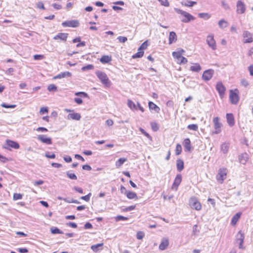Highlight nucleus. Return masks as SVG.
<instances>
[{
  "mask_svg": "<svg viewBox=\"0 0 253 253\" xmlns=\"http://www.w3.org/2000/svg\"><path fill=\"white\" fill-rule=\"evenodd\" d=\"M175 11L178 14L182 15L185 18L182 19L181 21L184 23H188L191 20H194L195 17L190 13L179 9H175Z\"/></svg>",
  "mask_w": 253,
  "mask_h": 253,
  "instance_id": "1",
  "label": "nucleus"
},
{
  "mask_svg": "<svg viewBox=\"0 0 253 253\" xmlns=\"http://www.w3.org/2000/svg\"><path fill=\"white\" fill-rule=\"evenodd\" d=\"M65 111L68 112H70V113L67 116V119L68 120L79 121L81 118L80 114L78 113H75L74 110L66 109H65Z\"/></svg>",
  "mask_w": 253,
  "mask_h": 253,
  "instance_id": "2",
  "label": "nucleus"
},
{
  "mask_svg": "<svg viewBox=\"0 0 253 253\" xmlns=\"http://www.w3.org/2000/svg\"><path fill=\"white\" fill-rule=\"evenodd\" d=\"M96 75L103 84L106 85L109 84V79L105 73L98 71Z\"/></svg>",
  "mask_w": 253,
  "mask_h": 253,
  "instance_id": "3",
  "label": "nucleus"
},
{
  "mask_svg": "<svg viewBox=\"0 0 253 253\" xmlns=\"http://www.w3.org/2000/svg\"><path fill=\"white\" fill-rule=\"evenodd\" d=\"M227 175V169L225 168H222L219 169L218 174L216 175V179L217 181L220 183H222L224 180L226 178Z\"/></svg>",
  "mask_w": 253,
  "mask_h": 253,
  "instance_id": "4",
  "label": "nucleus"
},
{
  "mask_svg": "<svg viewBox=\"0 0 253 253\" xmlns=\"http://www.w3.org/2000/svg\"><path fill=\"white\" fill-rule=\"evenodd\" d=\"M189 205L192 209H195L197 211H199L201 209V205L200 203L195 197H192L190 199Z\"/></svg>",
  "mask_w": 253,
  "mask_h": 253,
  "instance_id": "5",
  "label": "nucleus"
},
{
  "mask_svg": "<svg viewBox=\"0 0 253 253\" xmlns=\"http://www.w3.org/2000/svg\"><path fill=\"white\" fill-rule=\"evenodd\" d=\"M213 123L214 124V128L215 130L212 132V133H219L221 131V127L222 126L221 123L219 122V118L218 117L214 118L213 119Z\"/></svg>",
  "mask_w": 253,
  "mask_h": 253,
  "instance_id": "6",
  "label": "nucleus"
},
{
  "mask_svg": "<svg viewBox=\"0 0 253 253\" xmlns=\"http://www.w3.org/2000/svg\"><path fill=\"white\" fill-rule=\"evenodd\" d=\"M6 146L4 148L6 149L10 150V148L18 149L19 148V144L16 141L7 139L6 140Z\"/></svg>",
  "mask_w": 253,
  "mask_h": 253,
  "instance_id": "7",
  "label": "nucleus"
},
{
  "mask_svg": "<svg viewBox=\"0 0 253 253\" xmlns=\"http://www.w3.org/2000/svg\"><path fill=\"white\" fill-rule=\"evenodd\" d=\"M206 42L212 50H214L216 49V42L212 34L210 35L207 37Z\"/></svg>",
  "mask_w": 253,
  "mask_h": 253,
  "instance_id": "8",
  "label": "nucleus"
},
{
  "mask_svg": "<svg viewBox=\"0 0 253 253\" xmlns=\"http://www.w3.org/2000/svg\"><path fill=\"white\" fill-rule=\"evenodd\" d=\"M229 98L231 103L233 104H236L239 100V97L238 93L233 91L232 90H230Z\"/></svg>",
  "mask_w": 253,
  "mask_h": 253,
  "instance_id": "9",
  "label": "nucleus"
},
{
  "mask_svg": "<svg viewBox=\"0 0 253 253\" xmlns=\"http://www.w3.org/2000/svg\"><path fill=\"white\" fill-rule=\"evenodd\" d=\"M182 181V176L180 174H178L176 175V177L175 178L173 183L172 185V189L175 191H177L178 187L179 185L180 184Z\"/></svg>",
  "mask_w": 253,
  "mask_h": 253,
  "instance_id": "10",
  "label": "nucleus"
},
{
  "mask_svg": "<svg viewBox=\"0 0 253 253\" xmlns=\"http://www.w3.org/2000/svg\"><path fill=\"white\" fill-rule=\"evenodd\" d=\"M243 36L244 38V43H251L253 42V38L252 34L247 31L243 32Z\"/></svg>",
  "mask_w": 253,
  "mask_h": 253,
  "instance_id": "11",
  "label": "nucleus"
},
{
  "mask_svg": "<svg viewBox=\"0 0 253 253\" xmlns=\"http://www.w3.org/2000/svg\"><path fill=\"white\" fill-rule=\"evenodd\" d=\"M214 71L211 69L208 70L204 72L202 78L206 81H209L212 77Z\"/></svg>",
  "mask_w": 253,
  "mask_h": 253,
  "instance_id": "12",
  "label": "nucleus"
},
{
  "mask_svg": "<svg viewBox=\"0 0 253 253\" xmlns=\"http://www.w3.org/2000/svg\"><path fill=\"white\" fill-rule=\"evenodd\" d=\"M245 236L244 233H242L241 231H239L236 236V241L239 244V248L242 249L243 244L244 243Z\"/></svg>",
  "mask_w": 253,
  "mask_h": 253,
  "instance_id": "13",
  "label": "nucleus"
},
{
  "mask_svg": "<svg viewBox=\"0 0 253 253\" xmlns=\"http://www.w3.org/2000/svg\"><path fill=\"white\" fill-rule=\"evenodd\" d=\"M64 27H77L79 25V22L77 20H69L64 22Z\"/></svg>",
  "mask_w": 253,
  "mask_h": 253,
  "instance_id": "14",
  "label": "nucleus"
},
{
  "mask_svg": "<svg viewBox=\"0 0 253 253\" xmlns=\"http://www.w3.org/2000/svg\"><path fill=\"white\" fill-rule=\"evenodd\" d=\"M38 139L39 140L46 144H51L52 143L51 139L49 137H46L44 135H39L38 137Z\"/></svg>",
  "mask_w": 253,
  "mask_h": 253,
  "instance_id": "15",
  "label": "nucleus"
},
{
  "mask_svg": "<svg viewBox=\"0 0 253 253\" xmlns=\"http://www.w3.org/2000/svg\"><path fill=\"white\" fill-rule=\"evenodd\" d=\"M245 11V6L241 1H238L237 3V12L238 13L242 14Z\"/></svg>",
  "mask_w": 253,
  "mask_h": 253,
  "instance_id": "16",
  "label": "nucleus"
},
{
  "mask_svg": "<svg viewBox=\"0 0 253 253\" xmlns=\"http://www.w3.org/2000/svg\"><path fill=\"white\" fill-rule=\"evenodd\" d=\"M216 89L218 91L219 95L221 96H222L225 92V87L223 85L222 83L218 82L217 83L216 85Z\"/></svg>",
  "mask_w": 253,
  "mask_h": 253,
  "instance_id": "17",
  "label": "nucleus"
},
{
  "mask_svg": "<svg viewBox=\"0 0 253 253\" xmlns=\"http://www.w3.org/2000/svg\"><path fill=\"white\" fill-rule=\"evenodd\" d=\"M226 119L228 124L230 126H233L235 124V120L234 116L231 113L226 114Z\"/></svg>",
  "mask_w": 253,
  "mask_h": 253,
  "instance_id": "18",
  "label": "nucleus"
},
{
  "mask_svg": "<svg viewBox=\"0 0 253 253\" xmlns=\"http://www.w3.org/2000/svg\"><path fill=\"white\" fill-rule=\"evenodd\" d=\"M177 40V36L174 32H170L169 33V44H171L173 42H175Z\"/></svg>",
  "mask_w": 253,
  "mask_h": 253,
  "instance_id": "19",
  "label": "nucleus"
},
{
  "mask_svg": "<svg viewBox=\"0 0 253 253\" xmlns=\"http://www.w3.org/2000/svg\"><path fill=\"white\" fill-rule=\"evenodd\" d=\"M148 106L150 110H154L157 113H158L160 110L157 105L151 101L149 102Z\"/></svg>",
  "mask_w": 253,
  "mask_h": 253,
  "instance_id": "20",
  "label": "nucleus"
},
{
  "mask_svg": "<svg viewBox=\"0 0 253 253\" xmlns=\"http://www.w3.org/2000/svg\"><path fill=\"white\" fill-rule=\"evenodd\" d=\"M241 215V212H237V213H236L232 218L231 222V224L233 225H236L239 219L240 218Z\"/></svg>",
  "mask_w": 253,
  "mask_h": 253,
  "instance_id": "21",
  "label": "nucleus"
},
{
  "mask_svg": "<svg viewBox=\"0 0 253 253\" xmlns=\"http://www.w3.org/2000/svg\"><path fill=\"white\" fill-rule=\"evenodd\" d=\"M176 168L179 171H181L184 169V162L181 159H178L176 161Z\"/></svg>",
  "mask_w": 253,
  "mask_h": 253,
  "instance_id": "22",
  "label": "nucleus"
},
{
  "mask_svg": "<svg viewBox=\"0 0 253 253\" xmlns=\"http://www.w3.org/2000/svg\"><path fill=\"white\" fill-rule=\"evenodd\" d=\"M169 245V242L168 240L163 239L160 245H159V249L160 250L163 251L165 250Z\"/></svg>",
  "mask_w": 253,
  "mask_h": 253,
  "instance_id": "23",
  "label": "nucleus"
},
{
  "mask_svg": "<svg viewBox=\"0 0 253 253\" xmlns=\"http://www.w3.org/2000/svg\"><path fill=\"white\" fill-rule=\"evenodd\" d=\"M112 60L111 56L108 55H103L100 59V61L102 63H108Z\"/></svg>",
  "mask_w": 253,
  "mask_h": 253,
  "instance_id": "24",
  "label": "nucleus"
},
{
  "mask_svg": "<svg viewBox=\"0 0 253 253\" xmlns=\"http://www.w3.org/2000/svg\"><path fill=\"white\" fill-rule=\"evenodd\" d=\"M181 3L182 5H184L185 6H188V7H192L194 5H195L197 4L196 1H191V0H188L182 1Z\"/></svg>",
  "mask_w": 253,
  "mask_h": 253,
  "instance_id": "25",
  "label": "nucleus"
},
{
  "mask_svg": "<svg viewBox=\"0 0 253 253\" xmlns=\"http://www.w3.org/2000/svg\"><path fill=\"white\" fill-rule=\"evenodd\" d=\"M127 161V159L125 158H120L115 164V166L117 168H119L121 167L125 162Z\"/></svg>",
  "mask_w": 253,
  "mask_h": 253,
  "instance_id": "26",
  "label": "nucleus"
},
{
  "mask_svg": "<svg viewBox=\"0 0 253 253\" xmlns=\"http://www.w3.org/2000/svg\"><path fill=\"white\" fill-rule=\"evenodd\" d=\"M190 70L193 72H198L201 70V67L199 64L194 63L190 67Z\"/></svg>",
  "mask_w": 253,
  "mask_h": 253,
  "instance_id": "27",
  "label": "nucleus"
},
{
  "mask_svg": "<svg viewBox=\"0 0 253 253\" xmlns=\"http://www.w3.org/2000/svg\"><path fill=\"white\" fill-rule=\"evenodd\" d=\"M103 246V243H99L95 245H92L91 246V249L94 252H97L100 250H102L100 249V248L102 247Z\"/></svg>",
  "mask_w": 253,
  "mask_h": 253,
  "instance_id": "28",
  "label": "nucleus"
},
{
  "mask_svg": "<svg viewBox=\"0 0 253 253\" xmlns=\"http://www.w3.org/2000/svg\"><path fill=\"white\" fill-rule=\"evenodd\" d=\"M184 146L187 151H190L191 150V142L189 138H186L184 140Z\"/></svg>",
  "mask_w": 253,
  "mask_h": 253,
  "instance_id": "29",
  "label": "nucleus"
},
{
  "mask_svg": "<svg viewBox=\"0 0 253 253\" xmlns=\"http://www.w3.org/2000/svg\"><path fill=\"white\" fill-rule=\"evenodd\" d=\"M126 196L129 199H138L137 194L135 192L131 191H128L126 195Z\"/></svg>",
  "mask_w": 253,
  "mask_h": 253,
  "instance_id": "30",
  "label": "nucleus"
},
{
  "mask_svg": "<svg viewBox=\"0 0 253 253\" xmlns=\"http://www.w3.org/2000/svg\"><path fill=\"white\" fill-rule=\"evenodd\" d=\"M127 105L131 110H137V107L134 103L130 100H128Z\"/></svg>",
  "mask_w": 253,
  "mask_h": 253,
  "instance_id": "31",
  "label": "nucleus"
},
{
  "mask_svg": "<svg viewBox=\"0 0 253 253\" xmlns=\"http://www.w3.org/2000/svg\"><path fill=\"white\" fill-rule=\"evenodd\" d=\"M218 26L221 28H224L228 26V23L225 20L222 19L219 21Z\"/></svg>",
  "mask_w": 253,
  "mask_h": 253,
  "instance_id": "32",
  "label": "nucleus"
},
{
  "mask_svg": "<svg viewBox=\"0 0 253 253\" xmlns=\"http://www.w3.org/2000/svg\"><path fill=\"white\" fill-rule=\"evenodd\" d=\"M229 149L228 144L224 143L221 145V150L223 152V153H226Z\"/></svg>",
  "mask_w": 253,
  "mask_h": 253,
  "instance_id": "33",
  "label": "nucleus"
},
{
  "mask_svg": "<svg viewBox=\"0 0 253 253\" xmlns=\"http://www.w3.org/2000/svg\"><path fill=\"white\" fill-rule=\"evenodd\" d=\"M199 17L205 19H209L211 17V15L208 13H200L198 14Z\"/></svg>",
  "mask_w": 253,
  "mask_h": 253,
  "instance_id": "34",
  "label": "nucleus"
},
{
  "mask_svg": "<svg viewBox=\"0 0 253 253\" xmlns=\"http://www.w3.org/2000/svg\"><path fill=\"white\" fill-rule=\"evenodd\" d=\"M144 54V51L141 50H138L137 52L132 55L133 58H140L143 56Z\"/></svg>",
  "mask_w": 253,
  "mask_h": 253,
  "instance_id": "35",
  "label": "nucleus"
},
{
  "mask_svg": "<svg viewBox=\"0 0 253 253\" xmlns=\"http://www.w3.org/2000/svg\"><path fill=\"white\" fill-rule=\"evenodd\" d=\"M172 56L174 58H176L178 60H179V59L181 58V55H182V53L180 52H173L172 53Z\"/></svg>",
  "mask_w": 253,
  "mask_h": 253,
  "instance_id": "36",
  "label": "nucleus"
},
{
  "mask_svg": "<svg viewBox=\"0 0 253 253\" xmlns=\"http://www.w3.org/2000/svg\"><path fill=\"white\" fill-rule=\"evenodd\" d=\"M76 96H79L81 97H85L87 98L88 97V94L85 92H77L75 93Z\"/></svg>",
  "mask_w": 253,
  "mask_h": 253,
  "instance_id": "37",
  "label": "nucleus"
},
{
  "mask_svg": "<svg viewBox=\"0 0 253 253\" xmlns=\"http://www.w3.org/2000/svg\"><path fill=\"white\" fill-rule=\"evenodd\" d=\"M151 126L153 130L154 131H157L159 128L158 124L156 122L151 123Z\"/></svg>",
  "mask_w": 253,
  "mask_h": 253,
  "instance_id": "38",
  "label": "nucleus"
},
{
  "mask_svg": "<svg viewBox=\"0 0 253 253\" xmlns=\"http://www.w3.org/2000/svg\"><path fill=\"white\" fill-rule=\"evenodd\" d=\"M187 128H188V129H189L190 130L197 131L198 130V126L197 125H196V124H191V125H189L187 126Z\"/></svg>",
  "mask_w": 253,
  "mask_h": 253,
  "instance_id": "39",
  "label": "nucleus"
},
{
  "mask_svg": "<svg viewBox=\"0 0 253 253\" xmlns=\"http://www.w3.org/2000/svg\"><path fill=\"white\" fill-rule=\"evenodd\" d=\"M66 174L67 176L71 179L76 180L77 179V176L74 173H70V172L68 171L66 172Z\"/></svg>",
  "mask_w": 253,
  "mask_h": 253,
  "instance_id": "40",
  "label": "nucleus"
},
{
  "mask_svg": "<svg viewBox=\"0 0 253 253\" xmlns=\"http://www.w3.org/2000/svg\"><path fill=\"white\" fill-rule=\"evenodd\" d=\"M128 219V217L122 215H118L115 217V220L116 221H119L121 220H127Z\"/></svg>",
  "mask_w": 253,
  "mask_h": 253,
  "instance_id": "41",
  "label": "nucleus"
},
{
  "mask_svg": "<svg viewBox=\"0 0 253 253\" xmlns=\"http://www.w3.org/2000/svg\"><path fill=\"white\" fill-rule=\"evenodd\" d=\"M147 46H148V43H147V42L146 41V42H144L138 48V50H141V51H143V50L147 48Z\"/></svg>",
  "mask_w": 253,
  "mask_h": 253,
  "instance_id": "42",
  "label": "nucleus"
},
{
  "mask_svg": "<svg viewBox=\"0 0 253 253\" xmlns=\"http://www.w3.org/2000/svg\"><path fill=\"white\" fill-rule=\"evenodd\" d=\"M182 151V148L180 144H177L176 146V149H175V154L176 155H179Z\"/></svg>",
  "mask_w": 253,
  "mask_h": 253,
  "instance_id": "43",
  "label": "nucleus"
},
{
  "mask_svg": "<svg viewBox=\"0 0 253 253\" xmlns=\"http://www.w3.org/2000/svg\"><path fill=\"white\" fill-rule=\"evenodd\" d=\"M94 68L93 66L91 64H88L86 66H84L82 68V70L83 71L92 70Z\"/></svg>",
  "mask_w": 253,
  "mask_h": 253,
  "instance_id": "44",
  "label": "nucleus"
},
{
  "mask_svg": "<svg viewBox=\"0 0 253 253\" xmlns=\"http://www.w3.org/2000/svg\"><path fill=\"white\" fill-rule=\"evenodd\" d=\"M50 230L51 232L53 234L62 233V232L58 228L56 227L51 228Z\"/></svg>",
  "mask_w": 253,
  "mask_h": 253,
  "instance_id": "45",
  "label": "nucleus"
},
{
  "mask_svg": "<svg viewBox=\"0 0 253 253\" xmlns=\"http://www.w3.org/2000/svg\"><path fill=\"white\" fill-rule=\"evenodd\" d=\"M197 228H198V225L196 224L194 225L193 227L192 234L194 236H197L199 232V230Z\"/></svg>",
  "mask_w": 253,
  "mask_h": 253,
  "instance_id": "46",
  "label": "nucleus"
},
{
  "mask_svg": "<svg viewBox=\"0 0 253 253\" xmlns=\"http://www.w3.org/2000/svg\"><path fill=\"white\" fill-rule=\"evenodd\" d=\"M1 106L5 108H14L16 107V105H7L4 103L1 104Z\"/></svg>",
  "mask_w": 253,
  "mask_h": 253,
  "instance_id": "47",
  "label": "nucleus"
},
{
  "mask_svg": "<svg viewBox=\"0 0 253 253\" xmlns=\"http://www.w3.org/2000/svg\"><path fill=\"white\" fill-rule=\"evenodd\" d=\"M22 198V195L20 193H14L13 195V200H18Z\"/></svg>",
  "mask_w": 253,
  "mask_h": 253,
  "instance_id": "48",
  "label": "nucleus"
},
{
  "mask_svg": "<svg viewBox=\"0 0 253 253\" xmlns=\"http://www.w3.org/2000/svg\"><path fill=\"white\" fill-rule=\"evenodd\" d=\"M56 89H57L56 86L53 84H51L49 85L47 87V89L49 91H55L56 90Z\"/></svg>",
  "mask_w": 253,
  "mask_h": 253,
  "instance_id": "49",
  "label": "nucleus"
},
{
  "mask_svg": "<svg viewBox=\"0 0 253 253\" xmlns=\"http://www.w3.org/2000/svg\"><path fill=\"white\" fill-rule=\"evenodd\" d=\"M139 129L141 131V132L142 134H143L145 136H146L147 138H148L149 139H151V136L148 133L145 131L144 129H143L141 127H140Z\"/></svg>",
  "mask_w": 253,
  "mask_h": 253,
  "instance_id": "50",
  "label": "nucleus"
},
{
  "mask_svg": "<svg viewBox=\"0 0 253 253\" xmlns=\"http://www.w3.org/2000/svg\"><path fill=\"white\" fill-rule=\"evenodd\" d=\"M48 108L47 107H42L41 109H40V113L41 114V115H43L45 113H46L48 112Z\"/></svg>",
  "mask_w": 253,
  "mask_h": 253,
  "instance_id": "51",
  "label": "nucleus"
},
{
  "mask_svg": "<svg viewBox=\"0 0 253 253\" xmlns=\"http://www.w3.org/2000/svg\"><path fill=\"white\" fill-rule=\"evenodd\" d=\"M53 39L55 40H60L61 41L63 40V33H59L58 35H56Z\"/></svg>",
  "mask_w": 253,
  "mask_h": 253,
  "instance_id": "52",
  "label": "nucleus"
},
{
  "mask_svg": "<svg viewBox=\"0 0 253 253\" xmlns=\"http://www.w3.org/2000/svg\"><path fill=\"white\" fill-rule=\"evenodd\" d=\"M117 39L119 41V42L122 43H124L127 40V38L126 37L119 36L118 37Z\"/></svg>",
  "mask_w": 253,
  "mask_h": 253,
  "instance_id": "53",
  "label": "nucleus"
},
{
  "mask_svg": "<svg viewBox=\"0 0 253 253\" xmlns=\"http://www.w3.org/2000/svg\"><path fill=\"white\" fill-rule=\"evenodd\" d=\"M45 156L48 158L53 159L55 157V155L53 153L50 152H46L45 154Z\"/></svg>",
  "mask_w": 253,
  "mask_h": 253,
  "instance_id": "54",
  "label": "nucleus"
},
{
  "mask_svg": "<svg viewBox=\"0 0 253 253\" xmlns=\"http://www.w3.org/2000/svg\"><path fill=\"white\" fill-rule=\"evenodd\" d=\"M91 195V194L90 193L88 194H87V195L81 197L80 198V199L87 202L89 200L90 197Z\"/></svg>",
  "mask_w": 253,
  "mask_h": 253,
  "instance_id": "55",
  "label": "nucleus"
},
{
  "mask_svg": "<svg viewBox=\"0 0 253 253\" xmlns=\"http://www.w3.org/2000/svg\"><path fill=\"white\" fill-rule=\"evenodd\" d=\"M144 236V234L143 232L139 231L137 232L136 237L138 240H141Z\"/></svg>",
  "mask_w": 253,
  "mask_h": 253,
  "instance_id": "56",
  "label": "nucleus"
},
{
  "mask_svg": "<svg viewBox=\"0 0 253 253\" xmlns=\"http://www.w3.org/2000/svg\"><path fill=\"white\" fill-rule=\"evenodd\" d=\"M66 225L71 227L73 228H76L77 227V225L76 223L74 222H68L66 223Z\"/></svg>",
  "mask_w": 253,
  "mask_h": 253,
  "instance_id": "57",
  "label": "nucleus"
},
{
  "mask_svg": "<svg viewBox=\"0 0 253 253\" xmlns=\"http://www.w3.org/2000/svg\"><path fill=\"white\" fill-rule=\"evenodd\" d=\"M241 83V84L244 87H247L249 84L248 81L245 79H242Z\"/></svg>",
  "mask_w": 253,
  "mask_h": 253,
  "instance_id": "58",
  "label": "nucleus"
},
{
  "mask_svg": "<svg viewBox=\"0 0 253 253\" xmlns=\"http://www.w3.org/2000/svg\"><path fill=\"white\" fill-rule=\"evenodd\" d=\"M44 56L41 54H36L34 56L35 60H42L43 59Z\"/></svg>",
  "mask_w": 253,
  "mask_h": 253,
  "instance_id": "59",
  "label": "nucleus"
},
{
  "mask_svg": "<svg viewBox=\"0 0 253 253\" xmlns=\"http://www.w3.org/2000/svg\"><path fill=\"white\" fill-rule=\"evenodd\" d=\"M121 192L122 194H124L125 195H126L127 193L128 192V191L126 189V188L123 185L121 186L120 188Z\"/></svg>",
  "mask_w": 253,
  "mask_h": 253,
  "instance_id": "60",
  "label": "nucleus"
},
{
  "mask_svg": "<svg viewBox=\"0 0 253 253\" xmlns=\"http://www.w3.org/2000/svg\"><path fill=\"white\" fill-rule=\"evenodd\" d=\"M178 61H179V63L180 64H184L187 63L188 61L185 57L181 56V58L179 59V60H178Z\"/></svg>",
  "mask_w": 253,
  "mask_h": 253,
  "instance_id": "61",
  "label": "nucleus"
},
{
  "mask_svg": "<svg viewBox=\"0 0 253 253\" xmlns=\"http://www.w3.org/2000/svg\"><path fill=\"white\" fill-rule=\"evenodd\" d=\"M37 6L38 8H40V9H44V6L43 3L41 1H39L37 3Z\"/></svg>",
  "mask_w": 253,
  "mask_h": 253,
  "instance_id": "62",
  "label": "nucleus"
},
{
  "mask_svg": "<svg viewBox=\"0 0 253 253\" xmlns=\"http://www.w3.org/2000/svg\"><path fill=\"white\" fill-rule=\"evenodd\" d=\"M159 0L162 5H163L165 6H168L169 5V3L167 0Z\"/></svg>",
  "mask_w": 253,
  "mask_h": 253,
  "instance_id": "63",
  "label": "nucleus"
},
{
  "mask_svg": "<svg viewBox=\"0 0 253 253\" xmlns=\"http://www.w3.org/2000/svg\"><path fill=\"white\" fill-rule=\"evenodd\" d=\"M17 251L20 253H27L28 252V250L26 248H18Z\"/></svg>",
  "mask_w": 253,
  "mask_h": 253,
  "instance_id": "64",
  "label": "nucleus"
}]
</instances>
